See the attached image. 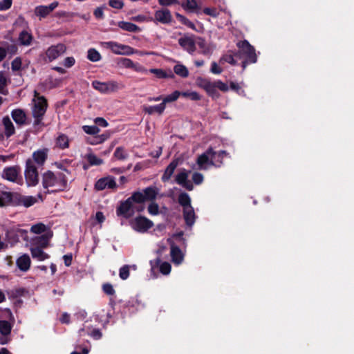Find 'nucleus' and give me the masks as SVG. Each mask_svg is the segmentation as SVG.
Returning a JSON list of instances; mask_svg holds the SVG:
<instances>
[{
	"label": "nucleus",
	"mask_w": 354,
	"mask_h": 354,
	"mask_svg": "<svg viewBox=\"0 0 354 354\" xmlns=\"http://www.w3.org/2000/svg\"><path fill=\"white\" fill-rule=\"evenodd\" d=\"M176 18L178 19V20L180 22H181L183 24L185 25L188 28H189L192 30H196V26L194 24V23L192 22L190 20H189L185 16L180 15V14H176Z\"/></svg>",
	"instance_id": "nucleus-44"
},
{
	"label": "nucleus",
	"mask_w": 354,
	"mask_h": 354,
	"mask_svg": "<svg viewBox=\"0 0 354 354\" xmlns=\"http://www.w3.org/2000/svg\"><path fill=\"white\" fill-rule=\"evenodd\" d=\"M150 72L153 74H155L158 78H167L169 77V75H167L165 71L162 69L158 68H151L150 69Z\"/></svg>",
	"instance_id": "nucleus-53"
},
{
	"label": "nucleus",
	"mask_w": 354,
	"mask_h": 354,
	"mask_svg": "<svg viewBox=\"0 0 354 354\" xmlns=\"http://www.w3.org/2000/svg\"><path fill=\"white\" fill-rule=\"evenodd\" d=\"M109 6L114 8L121 9L124 4L121 0H109Z\"/></svg>",
	"instance_id": "nucleus-61"
},
{
	"label": "nucleus",
	"mask_w": 354,
	"mask_h": 354,
	"mask_svg": "<svg viewBox=\"0 0 354 354\" xmlns=\"http://www.w3.org/2000/svg\"><path fill=\"white\" fill-rule=\"evenodd\" d=\"M22 65L21 59L19 57H17L13 59L11 63L12 70L14 71H18L21 70Z\"/></svg>",
	"instance_id": "nucleus-51"
},
{
	"label": "nucleus",
	"mask_w": 354,
	"mask_h": 354,
	"mask_svg": "<svg viewBox=\"0 0 354 354\" xmlns=\"http://www.w3.org/2000/svg\"><path fill=\"white\" fill-rule=\"evenodd\" d=\"M12 0H1L0 1V10H6L12 6Z\"/></svg>",
	"instance_id": "nucleus-59"
},
{
	"label": "nucleus",
	"mask_w": 354,
	"mask_h": 354,
	"mask_svg": "<svg viewBox=\"0 0 354 354\" xmlns=\"http://www.w3.org/2000/svg\"><path fill=\"white\" fill-rule=\"evenodd\" d=\"M154 17L156 21L164 24L170 23L172 19L170 11L165 8L156 11Z\"/></svg>",
	"instance_id": "nucleus-18"
},
{
	"label": "nucleus",
	"mask_w": 354,
	"mask_h": 354,
	"mask_svg": "<svg viewBox=\"0 0 354 354\" xmlns=\"http://www.w3.org/2000/svg\"><path fill=\"white\" fill-rule=\"evenodd\" d=\"M66 51V46L64 44L59 43L48 48L45 54L48 62H51L65 53Z\"/></svg>",
	"instance_id": "nucleus-10"
},
{
	"label": "nucleus",
	"mask_w": 354,
	"mask_h": 354,
	"mask_svg": "<svg viewBox=\"0 0 354 354\" xmlns=\"http://www.w3.org/2000/svg\"><path fill=\"white\" fill-rule=\"evenodd\" d=\"M87 58L91 62H97L100 60L101 55L95 49L91 48L88 50Z\"/></svg>",
	"instance_id": "nucleus-46"
},
{
	"label": "nucleus",
	"mask_w": 354,
	"mask_h": 354,
	"mask_svg": "<svg viewBox=\"0 0 354 354\" xmlns=\"http://www.w3.org/2000/svg\"><path fill=\"white\" fill-rule=\"evenodd\" d=\"M158 189L155 187H149L144 189L145 201H153L156 198Z\"/></svg>",
	"instance_id": "nucleus-32"
},
{
	"label": "nucleus",
	"mask_w": 354,
	"mask_h": 354,
	"mask_svg": "<svg viewBox=\"0 0 354 354\" xmlns=\"http://www.w3.org/2000/svg\"><path fill=\"white\" fill-rule=\"evenodd\" d=\"M6 198L10 200L15 205H21V201H22L23 195L19 194H10L6 193Z\"/></svg>",
	"instance_id": "nucleus-39"
},
{
	"label": "nucleus",
	"mask_w": 354,
	"mask_h": 354,
	"mask_svg": "<svg viewBox=\"0 0 354 354\" xmlns=\"http://www.w3.org/2000/svg\"><path fill=\"white\" fill-rule=\"evenodd\" d=\"M12 325L8 321H0V333L3 336H8L10 334Z\"/></svg>",
	"instance_id": "nucleus-36"
},
{
	"label": "nucleus",
	"mask_w": 354,
	"mask_h": 354,
	"mask_svg": "<svg viewBox=\"0 0 354 354\" xmlns=\"http://www.w3.org/2000/svg\"><path fill=\"white\" fill-rule=\"evenodd\" d=\"M24 175L28 186H35L39 183V173L37 167L35 165L33 160H26Z\"/></svg>",
	"instance_id": "nucleus-5"
},
{
	"label": "nucleus",
	"mask_w": 354,
	"mask_h": 354,
	"mask_svg": "<svg viewBox=\"0 0 354 354\" xmlns=\"http://www.w3.org/2000/svg\"><path fill=\"white\" fill-rule=\"evenodd\" d=\"M103 291L108 295H113L115 294V290L113 286L110 283H105L102 286Z\"/></svg>",
	"instance_id": "nucleus-56"
},
{
	"label": "nucleus",
	"mask_w": 354,
	"mask_h": 354,
	"mask_svg": "<svg viewBox=\"0 0 354 354\" xmlns=\"http://www.w3.org/2000/svg\"><path fill=\"white\" fill-rule=\"evenodd\" d=\"M47 103L43 97H38L33 100V106L32 109V115L35 118L34 125H39L41 124L42 117L46 113Z\"/></svg>",
	"instance_id": "nucleus-6"
},
{
	"label": "nucleus",
	"mask_w": 354,
	"mask_h": 354,
	"mask_svg": "<svg viewBox=\"0 0 354 354\" xmlns=\"http://www.w3.org/2000/svg\"><path fill=\"white\" fill-rule=\"evenodd\" d=\"M67 169L55 172L47 171L42 175V185L45 189H51V192L62 191L68 185Z\"/></svg>",
	"instance_id": "nucleus-1"
},
{
	"label": "nucleus",
	"mask_w": 354,
	"mask_h": 354,
	"mask_svg": "<svg viewBox=\"0 0 354 354\" xmlns=\"http://www.w3.org/2000/svg\"><path fill=\"white\" fill-rule=\"evenodd\" d=\"M181 92L178 91H175L171 94L168 95L162 99V103L166 106L167 103L172 102L178 99V97L180 96Z\"/></svg>",
	"instance_id": "nucleus-41"
},
{
	"label": "nucleus",
	"mask_w": 354,
	"mask_h": 354,
	"mask_svg": "<svg viewBox=\"0 0 354 354\" xmlns=\"http://www.w3.org/2000/svg\"><path fill=\"white\" fill-rule=\"evenodd\" d=\"M183 8L190 12H194L198 9V4L196 0H186L183 4Z\"/></svg>",
	"instance_id": "nucleus-38"
},
{
	"label": "nucleus",
	"mask_w": 354,
	"mask_h": 354,
	"mask_svg": "<svg viewBox=\"0 0 354 354\" xmlns=\"http://www.w3.org/2000/svg\"><path fill=\"white\" fill-rule=\"evenodd\" d=\"M133 230L140 233H145L153 225V222L145 216H138L130 221Z\"/></svg>",
	"instance_id": "nucleus-9"
},
{
	"label": "nucleus",
	"mask_w": 354,
	"mask_h": 354,
	"mask_svg": "<svg viewBox=\"0 0 354 354\" xmlns=\"http://www.w3.org/2000/svg\"><path fill=\"white\" fill-rule=\"evenodd\" d=\"M196 44L201 49V53L203 55H209L212 52L211 48L206 44L205 41L201 38H198V40L196 41Z\"/></svg>",
	"instance_id": "nucleus-40"
},
{
	"label": "nucleus",
	"mask_w": 354,
	"mask_h": 354,
	"mask_svg": "<svg viewBox=\"0 0 354 354\" xmlns=\"http://www.w3.org/2000/svg\"><path fill=\"white\" fill-rule=\"evenodd\" d=\"M50 229L42 223H38L31 226L30 232L35 234H43Z\"/></svg>",
	"instance_id": "nucleus-31"
},
{
	"label": "nucleus",
	"mask_w": 354,
	"mask_h": 354,
	"mask_svg": "<svg viewBox=\"0 0 354 354\" xmlns=\"http://www.w3.org/2000/svg\"><path fill=\"white\" fill-rule=\"evenodd\" d=\"M21 174L19 166L7 167L3 169L1 173V178L12 183H17Z\"/></svg>",
	"instance_id": "nucleus-11"
},
{
	"label": "nucleus",
	"mask_w": 354,
	"mask_h": 354,
	"mask_svg": "<svg viewBox=\"0 0 354 354\" xmlns=\"http://www.w3.org/2000/svg\"><path fill=\"white\" fill-rule=\"evenodd\" d=\"M197 82L198 85L203 88L213 98H218L219 97V93L216 89L215 82H212L206 79H198Z\"/></svg>",
	"instance_id": "nucleus-12"
},
{
	"label": "nucleus",
	"mask_w": 354,
	"mask_h": 354,
	"mask_svg": "<svg viewBox=\"0 0 354 354\" xmlns=\"http://www.w3.org/2000/svg\"><path fill=\"white\" fill-rule=\"evenodd\" d=\"M144 209V207H138L128 198L124 202L122 203L117 208L116 212L118 216H122L128 218L132 216L135 212H141Z\"/></svg>",
	"instance_id": "nucleus-7"
},
{
	"label": "nucleus",
	"mask_w": 354,
	"mask_h": 354,
	"mask_svg": "<svg viewBox=\"0 0 354 354\" xmlns=\"http://www.w3.org/2000/svg\"><path fill=\"white\" fill-rule=\"evenodd\" d=\"M102 46L117 55H131L136 53L133 48L129 46L120 44L115 41H108L102 43Z\"/></svg>",
	"instance_id": "nucleus-8"
},
{
	"label": "nucleus",
	"mask_w": 354,
	"mask_h": 354,
	"mask_svg": "<svg viewBox=\"0 0 354 354\" xmlns=\"http://www.w3.org/2000/svg\"><path fill=\"white\" fill-rule=\"evenodd\" d=\"M53 234L52 231H47L45 234L32 239L31 243L35 245V247L42 248H46L48 245L49 241L53 237Z\"/></svg>",
	"instance_id": "nucleus-16"
},
{
	"label": "nucleus",
	"mask_w": 354,
	"mask_h": 354,
	"mask_svg": "<svg viewBox=\"0 0 354 354\" xmlns=\"http://www.w3.org/2000/svg\"><path fill=\"white\" fill-rule=\"evenodd\" d=\"M178 165V160H174L170 162V164L167 167L162 176V180L163 182H166L169 180L174 174V171L175 169L177 167Z\"/></svg>",
	"instance_id": "nucleus-24"
},
{
	"label": "nucleus",
	"mask_w": 354,
	"mask_h": 354,
	"mask_svg": "<svg viewBox=\"0 0 354 354\" xmlns=\"http://www.w3.org/2000/svg\"><path fill=\"white\" fill-rule=\"evenodd\" d=\"M12 117L14 121L19 125L25 124L26 116L21 109H15L12 111Z\"/></svg>",
	"instance_id": "nucleus-27"
},
{
	"label": "nucleus",
	"mask_w": 354,
	"mask_h": 354,
	"mask_svg": "<svg viewBox=\"0 0 354 354\" xmlns=\"http://www.w3.org/2000/svg\"><path fill=\"white\" fill-rule=\"evenodd\" d=\"M92 86L103 94L115 93L124 88V85L122 83L114 80L108 82L95 80L92 82Z\"/></svg>",
	"instance_id": "nucleus-4"
},
{
	"label": "nucleus",
	"mask_w": 354,
	"mask_h": 354,
	"mask_svg": "<svg viewBox=\"0 0 354 354\" xmlns=\"http://www.w3.org/2000/svg\"><path fill=\"white\" fill-rule=\"evenodd\" d=\"M27 231L25 230L10 228L6 233V237L10 243H17L19 241V236L26 234Z\"/></svg>",
	"instance_id": "nucleus-17"
},
{
	"label": "nucleus",
	"mask_w": 354,
	"mask_h": 354,
	"mask_svg": "<svg viewBox=\"0 0 354 354\" xmlns=\"http://www.w3.org/2000/svg\"><path fill=\"white\" fill-rule=\"evenodd\" d=\"M181 96L189 98L193 101H198L201 100L200 95L196 91H185L181 92Z\"/></svg>",
	"instance_id": "nucleus-47"
},
{
	"label": "nucleus",
	"mask_w": 354,
	"mask_h": 354,
	"mask_svg": "<svg viewBox=\"0 0 354 354\" xmlns=\"http://www.w3.org/2000/svg\"><path fill=\"white\" fill-rule=\"evenodd\" d=\"M216 89L218 88L221 91L227 92L229 90V86L227 84L221 82V80H217L215 82Z\"/></svg>",
	"instance_id": "nucleus-55"
},
{
	"label": "nucleus",
	"mask_w": 354,
	"mask_h": 354,
	"mask_svg": "<svg viewBox=\"0 0 354 354\" xmlns=\"http://www.w3.org/2000/svg\"><path fill=\"white\" fill-rule=\"evenodd\" d=\"M192 180L195 184L199 185L203 180V176L200 173L195 172L192 175Z\"/></svg>",
	"instance_id": "nucleus-60"
},
{
	"label": "nucleus",
	"mask_w": 354,
	"mask_h": 354,
	"mask_svg": "<svg viewBox=\"0 0 354 354\" xmlns=\"http://www.w3.org/2000/svg\"><path fill=\"white\" fill-rule=\"evenodd\" d=\"M117 187L115 178L108 176L99 179L95 184L96 190L101 191L105 189H115Z\"/></svg>",
	"instance_id": "nucleus-13"
},
{
	"label": "nucleus",
	"mask_w": 354,
	"mask_h": 354,
	"mask_svg": "<svg viewBox=\"0 0 354 354\" xmlns=\"http://www.w3.org/2000/svg\"><path fill=\"white\" fill-rule=\"evenodd\" d=\"M32 39V35L26 30H23L19 35V41L23 46H30Z\"/></svg>",
	"instance_id": "nucleus-30"
},
{
	"label": "nucleus",
	"mask_w": 354,
	"mask_h": 354,
	"mask_svg": "<svg viewBox=\"0 0 354 354\" xmlns=\"http://www.w3.org/2000/svg\"><path fill=\"white\" fill-rule=\"evenodd\" d=\"M203 12L205 15L212 16L213 17H218L219 14L217 10L213 8H205L203 9Z\"/></svg>",
	"instance_id": "nucleus-57"
},
{
	"label": "nucleus",
	"mask_w": 354,
	"mask_h": 354,
	"mask_svg": "<svg viewBox=\"0 0 354 354\" xmlns=\"http://www.w3.org/2000/svg\"><path fill=\"white\" fill-rule=\"evenodd\" d=\"M171 265L167 262H164L160 266V271L163 274H168L171 272Z\"/></svg>",
	"instance_id": "nucleus-54"
},
{
	"label": "nucleus",
	"mask_w": 354,
	"mask_h": 354,
	"mask_svg": "<svg viewBox=\"0 0 354 354\" xmlns=\"http://www.w3.org/2000/svg\"><path fill=\"white\" fill-rule=\"evenodd\" d=\"M171 257L174 263L179 265L183 260V255L180 249L175 245L171 247Z\"/></svg>",
	"instance_id": "nucleus-25"
},
{
	"label": "nucleus",
	"mask_w": 354,
	"mask_h": 354,
	"mask_svg": "<svg viewBox=\"0 0 354 354\" xmlns=\"http://www.w3.org/2000/svg\"><path fill=\"white\" fill-rule=\"evenodd\" d=\"M222 59L227 63L232 64V65H235L237 63L236 60L234 59V56L232 55H225Z\"/></svg>",
	"instance_id": "nucleus-64"
},
{
	"label": "nucleus",
	"mask_w": 354,
	"mask_h": 354,
	"mask_svg": "<svg viewBox=\"0 0 354 354\" xmlns=\"http://www.w3.org/2000/svg\"><path fill=\"white\" fill-rule=\"evenodd\" d=\"M118 64L120 67L126 68H133L136 71L141 72L144 71L142 66H141L139 64L134 63L131 59L129 58H120L118 62Z\"/></svg>",
	"instance_id": "nucleus-20"
},
{
	"label": "nucleus",
	"mask_w": 354,
	"mask_h": 354,
	"mask_svg": "<svg viewBox=\"0 0 354 354\" xmlns=\"http://www.w3.org/2000/svg\"><path fill=\"white\" fill-rule=\"evenodd\" d=\"M86 158L91 165H100L103 163V160L93 153L87 154Z\"/></svg>",
	"instance_id": "nucleus-42"
},
{
	"label": "nucleus",
	"mask_w": 354,
	"mask_h": 354,
	"mask_svg": "<svg viewBox=\"0 0 354 354\" xmlns=\"http://www.w3.org/2000/svg\"><path fill=\"white\" fill-rule=\"evenodd\" d=\"M41 248H42L35 246L30 248L31 255L34 259H37L39 261H44L48 258V255L45 253Z\"/></svg>",
	"instance_id": "nucleus-28"
},
{
	"label": "nucleus",
	"mask_w": 354,
	"mask_h": 354,
	"mask_svg": "<svg viewBox=\"0 0 354 354\" xmlns=\"http://www.w3.org/2000/svg\"><path fill=\"white\" fill-rule=\"evenodd\" d=\"M95 123L96 125H98V126H100V127H106L109 124L107 122V121L104 119L103 118H96L95 119Z\"/></svg>",
	"instance_id": "nucleus-63"
},
{
	"label": "nucleus",
	"mask_w": 354,
	"mask_h": 354,
	"mask_svg": "<svg viewBox=\"0 0 354 354\" xmlns=\"http://www.w3.org/2000/svg\"><path fill=\"white\" fill-rule=\"evenodd\" d=\"M6 77L4 76L3 73H0V93H4V88L6 85Z\"/></svg>",
	"instance_id": "nucleus-62"
},
{
	"label": "nucleus",
	"mask_w": 354,
	"mask_h": 354,
	"mask_svg": "<svg viewBox=\"0 0 354 354\" xmlns=\"http://www.w3.org/2000/svg\"><path fill=\"white\" fill-rule=\"evenodd\" d=\"M148 212L151 215H158L159 214V206L156 203L152 202L148 207Z\"/></svg>",
	"instance_id": "nucleus-52"
},
{
	"label": "nucleus",
	"mask_w": 354,
	"mask_h": 354,
	"mask_svg": "<svg viewBox=\"0 0 354 354\" xmlns=\"http://www.w3.org/2000/svg\"><path fill=\"white\" fill-rule=\"evenodd\" d=\"M30 258L26 254L20 256L16 261L17 268L22 272L28 271L30 269Z\"/></svg>",
	"instance_id": "nucleus-21"
},
{
	"label": "nucleus",
	"mask_w": 354,
	"mask_h": 354,
	"mask_svg": "<svg viewBox=\"0 0 354 354\" xmlns=\"http://www.w3.org/2000/svg\"><path fill=\"white\" fill-rule=\"evenodd\" d=\"M129 199L133 203V204H135L138 207H142V205L141 204L145 201L143 193L140 192H135L129 198Z\"/></svg>",
	"instance_id": "nucleus-33"
},
{
	"label": "nucleus",
	"mask_w": 354,
	"mask_h": 354,
	"mask_svg": "<svg viewBox=\"0 0 354 354\" xmlns=\"http://www.w3.org/2000/svg\"><path fill=\"white\" fill-rule=\"evenodd\" d=\"M48 154V149L43 148L38 149L32 153V158L28 160H33L35 165L38 167H41L44 165Z\"/></svg>",
	"instance_id": "nucleus-14"
},
{
	"label": "nucleus",
	"mask_w": 354,
	"mask_h": 354,
	"mask_svg": "<svg viewBox=\"0 0 354 354\" xmlns=\"http://www.w3.org/2000/svg\"><path fill=\"white\" fill-rule=\"evenodd\" d=\"M196 163L200 169H207L209 166L221 167L222 161L220 160L218 162L216 161V151L210 147L198 157Z\"/></svg>",
	"instance_id": "nucleus-3"
},
{
	"label": "nucleus",
	"mask_w": 354,
	"mask_h": 354,
	"mask_svg": "<svg viewBox=\"0 0 354 354\" xmlns=\"http://www.w3.org/2000/svg\"><path fill=\"white\" fill-rule=\"evenodd\" d=\"M56 145L60 149H66L69 146V140L64 134H60L56 139Z\"/></svg>",
	"instance_id": "nucleus-35"
},
{
	"label": "nucleus",
	"mask_w": 354,
	"mask_h": 354,
	"mask_svg": "<svg viewBox=\"0 0 354 354\" xmlns=\"http://www.w3.org/2000/svg\"><path fill=\"white\" fill-rule=\"evenodd\" d=\"M114 156L118 160H124L127 158L128 153L123 147H120L116 148Z\"/></svg>",
	"instance_id": "nucleus-48"
},
{
	"label": "nucleus",
	"mask_w": 354,
	"mask_h": 354,
	"mask_svg": "<svg viewBox=\"0 0 354 354\" xmlns=\"http://www.w3.org/2000/svg\"><path fill=\"white\" fill-rule=\"evenodd\" d=\"M37 202L36 198L32 196H24L22 198V201H21V203H22L21 205L29 207L32 205H33Z\"/></svg>",
	"instance_id": "nucleus-45"
},
{
	"label": "nucleus",
	"mask_w": 354,
	"mask_h": 354,
	"mask_svg": "<svg viewBox=\"0 0 354 354\" xmlns=\"http://www.w3.org/2000/svg\"><path fill=\"white\" fill-rule=\"evenodd\" d=\"M183 212L186 225L189 227H192L196 220V214L193 207H187L183 208Z\"/></svg>",
	"instance_id": "nucleus-22"
},
{
	"label": "nucleus",
	"mask_w": 354,
	"mask_h": 354,
	"mask_svg": "<svg viewBox=\"0 0 354 354\" xmlns=\"http://www.w3.org/2000/svg\"><path fill=\"white\" fill-rule=\"evenodd\" d=\"M82 129L86 133L90 135H97L100 131L96 125H84Z\"/></svg>",
	"instance_id": "nucleus-49"
},
{
	"label": "nucleus",
	"mask_w": 354,
	"mask_h": 354,
	"mask_svg": "<svg viewBox=\"0 0 354 354\" xmlns=\"http://www.w3.org/2000/svg\"><path fill=\"white\" fill-rule=\"evenodd\" d=\"M189 173L183 169L178 174L176 177V181L178 184L182 185L188 190H192L193 185L191 182L187 180Z\"/></svg>",
	"instance_id": "nucleus-19"
},
{
	"label": "nucleus",
	"mask_w": 354,
	"mask_h": 354,
	"mask_svg": "<svg viewBox=\"0 0 354 354\" xmlns=\"http://www.w3.org/2000/svg\"><path fill=\"white\" fill-rule=\"evenodd\" d=\"M237 46L239 51L235 56L243 59L242 63L243 70L246 68L247 64L257 62V57L255 49L247 40L238 42Z\"/></svg>",
	"instance_id": "nucleus-2"
},
{
	"label": "nucleus",
	"mask_w": 354,
	"mask_h": 354,
	"mask_svg": "<svg viewBox=\"0 0 354 354\" xmlns=\"http://www.w3.org/2000/svg\"><path fill=\"white\" fill-rule=\"evenodd\" d=\"M35 13L40 18H44L50 12H49V10L47 8L46 6H39L35 8Z\"/></svg>",
	"instance_id": "nucleus-43"
},
{
	"label": "nucleus",
	"mask_w": 354,
	"mask_h": 354,
	"mask_svg": "<svg viewBox=\"0 0 354 354\" xmlns=\"http://www.w3.org/2000/svg\"><path fill=\"white\" fill-rule=\"evenodd\" d=\"M130 266L124 265L120 268L119 271V276L121 279L126 280L129 277Z\"/></svg>",
	"instance_id": "nucleus-50"
},
{
	"label": "nucleus",
	"mask_w": 354,
	"mask_h": 354,
	"mask_svg": "<svg viewBox=\"0 0 354 354\" xmlns=\"http://www.w3.org/2000/svg\"><path fill=\"white\" fill-rule=\"evenodd\" d=\"M2 123L4 127L5 134L7 137H10L15 133L13 123L8 116L3 118Z\"/></svg>",
	"instance_id": "nucleus-26"
},
{
	"label": "nucleus",
	"mask_w": 354,
	"mask_h": 354,
	"mask_svg": "<svg viewBox=\"0 0 354 354\" xmlns=\"http://www.w3.org/2000/svg\"><path fill=\"white\" fill-rule=\"evenodd\" d=\"M178 203L183 208L192 207L191 205V198L187 193H181L178 196Z\"/></svg>",
	"instance_id": "nucleus-37"
},
{
	"label": "nucleus",
	"mask_w": 354,
	"mask_h": 354,
	"mask_svg": "<svg viewBox=\"0 0 354 354\" xmlns=\"http://www.w3.org/2000/svg\"><path fill=\"white\" fill-rule=\"evenodd\" d=\"M174 73L181 77H187L189 75V71L187 68L181 64H177L174 67Z\"/></svg>",
	"instance_id": "nucleus-34"
},
{
	"label": "nucleus",
	"mask_w": 354,
	"mask_h": 354,
	"mask_svg": "<svg viewBox=\"0 0 354 354\" xmlns=\"http://www.w3.org/2000/svg\"><path fill=\"white\" fill-rule=\"evenodd\" d=\"M165 109V106L163 104L162 102H161L159 104L154 105V106H143V111L149 114L152 115L154 113H158V115L162 114Z\"/></svg>",
	"instance_id": "nucleus-23"
},
{
	"label": "nucleus",
	"mask_w": 354,
	"mask_h": 354,
	"mask_svg": "<svg viewBox=\"0 0 354 354\" xmlns=\"http://www.w3.org/2000/svg\"><path fill=\"white\" fill-rule=\"evenodd\" d=\"M178 44L190 54H192L196 50V41L192 36L185 35L179 38Z\"/></svg>",
	"instance_id": "nucleus-15"
},
{
	"label": "nucleus",
	"mask_w": 354,
	"mask_h": 354,
	"mask_svg": "<svg viewBox=\"0 0 354 354\" xmlns=\"http://www.w3.org/2000/svg\"><path fill=\"white\" fill-rule=\"evenodd\" d=\"M118 26L121 29H122L125 31H128V32H138L140 30L139 27L137 25H136L135 24H133L131 22L123 21H119L118 23Z\"/></svg>",
	"instance_id": "nucleus-29"
},
{
	"label": "nucleus",
	"mask_w": 354,
	"mask_h": 354,
	"mask_svg": "<svg viewBox=\"0 0 354 354\" xmlns=\"http://www.w3.org/2000/svg\"><path fill=\"white\" fill-rule=\"evenodd\" d=\"M75 64V59L73 57H67L63 61V65L66 68H71Z\"/></svg>",
	"instance_id": "nucleus-58"
}]
</instances>
